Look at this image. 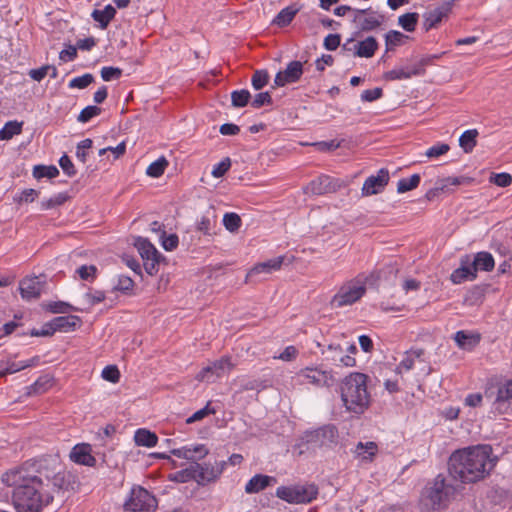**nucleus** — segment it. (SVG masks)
<instances>
[{"mask_svg": "<svg viewBox=\"0 0 512 512\" xmlns=\"http://www.w3.org/2000/svg\"><path fill=\"white\" fill-rule=\"evenodd\" d=\"M3 481L13 487L11 498L16 512H40L53 500V495L47 489L48 483L26 469L7 472Z\"/></svg>", "mask_w": 512, "mask_h": 512, "instance_id": "1", "label": "nucleus"}, {"mask_svg": "<svg viewBox=\"0 0 512 512\" xmlns=\"http://www.w3.org/2000/svg\"><path fill=\"white\" fill-rule=\"evenodd\" d=\"M495 466L492 449L489 445H477L453 452L448 461L452 478L463 483H473L483 479Z\"/></svg>", "mask_w": 512, "mask_h": 512, "instance_id": "2", "label": "nucleus"}, {"mask_svg": "<svg viewBox=\"0 0 512 512\" xmlns=\"http://www.w3.org/2000/svg\"><path fill=\"white\" fill-rule=\"evenodd\" d=\"M368 376L354 372L349 374L341 383V399L345 408L355 414H362L370 404V394L367 388Z\"/></svg>", "mask_w": 512, "mask_h": 512, "instance_id": "3", "label": "nucleus"}, {"mask_svg": "<svg viewBox=\"0 0 512 512\" xmlns=\"http://www.w3.org/2000/svg\"><path fill=\"white\" fill-rule=\"evenodd\" d=\"M455 493L456 487L448 482L442 474H439L431 485L426 487L422 502L429 510L442 509Z\"/></svg>", "mask_w": 512, "mask_h": 512, "instance_id": "4", "label": "nucleus"}, {"mask_svg": "<svg viewBox=\"0 0 512 512\" xmlns=\"http://www.w3.org/2000/svg\"><path fill=\"white\" fill-rule=\"evenodd\" d=\"M366 293V283L360 278H354L344 282L331 300V305L336 308L349 306L359 301Z\"/></svg>", "mask_w": 512, "mask_h": 512, "instance_id": "5", "label": "nucleus"}, {"mask_svg": "<svg viewBox=\"0 0 512 512\" xmlns=\"http://www.w3.org/2000/svg\"><path fill=\"white\" fill-rule=\"evenodd\" d=\"M278 498L292 504H306L316 499L318 487L315 484H297L277 488Z\"/></svg>", "mask_w": 512, "mask_h": 512, "instance_id": "6", "label": "nucleus"}, {"mask_svg": "<svg viewBox=\"0 0 512 512\" xmlns=\"http://www.w3.org/2000/svg\"><path fill=\"white\" fill-rule=\"evenodd\" d=\"M124 508L131 512H154L157 500L148 490L141 486H134L124 503Z\"/></svg>", "mask_w": 512, "mask_h": 512, "instance_id": "7", "label": "nucleus"}, {"mask_svg": "<svg viewBox=\"0 0 512 512\" xmlns=\"http://www.w3.org/2000/svg\"><path fill=\"white\" fill-rule=\"evenodd\" d=\"M234 367L235 364L232 362L231 357L224 356L203 367L196 375V380L208 383L215 382L218 378L228 374Z\"/></svg>", "mask_w": 512, "mask_h": 512, "instance_id": "8", "label": "nucleus"}, {"mask_svg": "<svg viewBox=\"0 0 512 512\" xmlns=\"http://www.w3.org/2000/svg\"><path fill=\"white\" fill-rule=\"evenodd\" d=\"M139 254L144 261V269L149 275H154L158 272V266L161 255L146 238L137 237L134 242Z\"/></svg>", "mask_w": 512, "mask_h": 512, "instance_id": "9", "label": "nucleus"}, {"mask_svg": "<svg viewBox=\"0 0 512 512\" xmlns=\"http://www.w3.org/2000/svg\"><path fill=\"white\" fill-rule=\"evenodd\" d=\"M297 376L317 388L331 387L335 383V377L331 370L315 366L302 368L297 372Z\"/></svg>", "mask_w": 512, "mask_h": 512, "instance_id": "10", "label": "nucleus"}, {"mask_svg": "<svg viewBox=\"0 0 512 512\" xmlns=\"http://www.w3.org/2000/svg\"><path fill=\"white\" fill-rule=\"evenodd\" d=\"M225 466V461H215L214 463L203 464L194 462L197 483L199 485H206L208 483L215 482L223 473Z\"/></svg>", "mask_w": 512, "mask_h": 512, "instance_id": "11", "label": "nucleus"}, {"mask_svg": "<svg viewBox=\"0 0 512 512\" xmlns=\"http://www.w3.org/2000/svg\"><path fill=\"white\" fill-rule=\"evenodd\" d=\"M306 443L317 447L329 446L337 439V429L332 425H325L305 434Z\"/></svg>", "mask_w": 512, "mask_h": 512, "instance_id": "12", "label": "nucleus"}, {"mask_svg": "<svg viewBox=\"0 0 512 512\" xmlns=\"http://www.w3.org/2000/svg\"><path fill=\"white\" fill-rule=\"evenodd\" d=\"M352 21L361 31H371L379 27L383 16L371 11V9L354 10Z\"/></svg>", "mask_w": 512, "mask_h": 512, "instance_id": "13", "label": "nucleus"}, {"mask_svg": "<svg viewBox=\"0 0 512 512\" xmlns=\"http://www.w3.org/2000/svg\"><path fill=\"white\" fill-rule=\"evenodd\" d=\"M303 75V63L300 61H291L286 68L279 71L274 79V85L284 87L288 84L295 83L300 80Z\"/></svg>", "mask_w": 512, "mask_h": 512, "instance_id": "14", "label": "nucleus"}, {"mask_svg": "<svg viewBox=\"0 0 512 512\" xmlns=\"http://www.w3.org/2000/svg\"><path fill=\"white\" fill-rule=\"evenodd\" d=\"M456 0H446L435 9L424 14L423 26L426 31L436 27L444 18L452 11V7Z\"/></svg>", "mask_w": 512, "mask_h": 512, "instance_id": "15", "label": "nucleus"}, {"mask_svg": "<svg viewBox=\"0 0 512 512\" xmlns=\"http://www.w3.org/2000/svg\"><path fill=\"white\" fill-rule=\"evenodd\" d=\"M389 182V172L386 169H380L376 175L368 177L362 187L364 196H371L383 191Z\"/></svg>", "mask_w": 512, "mask_h": 512, "instance_id": "16", "label": "nucleus"}, {"mask_svg": "<svg viewBox=\"0 0 512 512\" xmlns=\"http://www.w3.org/2000/svg\"><path fill=\"white\" fill-rule=\"evenodd\" d=\"M171 453L178 458H183L194 463L203 459L209 453V450L204 444H196L173 449Z\"/></svg>", "mask_w": 512, "mask_h": 512, "instance_id": "17", "label": "nucleus"}, {"mask_svg": "<svg viewBox=\"0 0 512 512\" xmlns=\"http://www.w3.org/2000/svg\"><path fill=\"white\" fill-rule=\"evenodd\" d=\"M424 63L420 62L414 65L396 67L384 74L386 80H403L409 79L412 76L421 75L424 73Z\"/></svg>", "mask_w": 512, "mask_h": 512, "instance_id": "18", "label": "nucleus"}, {"mask_svg": "<svg viewBox=\"0 0 512 512\" xmlns=\"http://www.w3.org/2000/svg\"><path fill=\"white\" fill-rule=\"evenodd\" d=\"M285 257L279 256L254 265L246 275V282L260 274H271L281 269Z\"/></svg>", "mask_w": 512, "mask_h": 512, "instance_id": "19", "label": "nucleus"}, {"mask_svg": "<svg viewBox=\"0 0 512 512\" xmlns=\"http://www.w3.org/2000/svg\"><path fill=\"white\" fill-rule=\"evenodd\" d=\"M512 400V380L505 381L498 386L496 397L493 401L495 411L504 413Z\"/></svg>", "mask_w": 512, "mask_h": 512, "instance_id": "20", "label": "nucleus"}, {"mask_svg": "<svg viewBox=\"0 0 512 512\" xmlns=\"http://www.w3.org/2000/svg\"><path fill=\"white\" fill-rule=\"evenodd\" d=\"M19 289L22 298L37 299L41 295L43 284L38 277L25 278L20 282Z\"/></svg>", "mask_w": 512, "mask_h": 512, "instance_id": "21", "label": "nucleus"}, {"mask_svg": "<svg viewBox=\"0 0 512 512\" xmlns=\"http://www.w3.org/2000/svg\"><path fill=\"white\" fill-rule=\"evenodd\" d=\"M70 458L73 462L81 465L94 466L96 464V459L91 454V446L88 444L76 445L70 453Z\"/></svg>", "mask_w": 512, "mask_h": 512, "instance_id": "22", "label": "nucleus"}, {"mask_svg": "<svg viewBox=\"0 0 512 512\" xmlns=\"http://www.w3.org/2000/svg\"><path fill=\"white\" fill-rule=\"evenodd\" d=\"M307 189L315 195H322L325 193L334 192L337 189L336 182L329 176L323 175L311 181Z\"/></svg>", "mask_w": 512, "mask_h": 512, "instance_id": "23", "label": "nucleus"}, {"mask_svg": "<svg viewBox=\"0 0 512 512\" xmlns=\"http://www.w3.org/2000/svg\"><path fill=\"white\" fill-rule=\"evenodd\" d=\"M327 359L332 361L336 366L353 367L356 363L355 358L350 355H343V349L340 345L330 344L328 346Z\"/></svg>", "mask_w": 512, "mask_h": 512, "instance_id": "24", "label": "nucleus"}, {"mask_svg": "<svg viewBox=\"0 0 512 512\" xmlns=\"http://www.w3.org/2000/svg\"><path fill=\"white\" fill-rule=\"evenodd\" d=\"M39 362V357H33L26 361H0V376H4L7 374H13L18 371H21L27 367L35 366Z\"/></svg>", "mask_w": 512, "mask_h": 512, "instance_id": "25", "label": "nucleus"}, {"mask_svg": "<svg viewBox=\"0 0 512 512\" xmlns=\"http://www.w3.org/2000/svg\"><path fill=\"white\" fill-rule=\"evenodd\" d=\"M378 46L376 38L369 36L362 41L354 43V55L357 57L371 58L374 56Z\"/></svg>", "mask_w": 512, "mask_h": 512, "instance_id": "26", "label": "nucleus"}, {"mask_svg": "<svg viewBox=\"0 0 512 512\" xmlns=\"http://www.w3.org/2000/svg\"><path fill=\"white\" fill-rule=\"evenodd\" d=\"M377 453L378 445L373 441L359 442L354 449L356 458L365 462L372 461Z\"/></svg>", "mask_w": 512, "mask_h": 512, "instance_id": "27", "label": "nucleus"}, {"mask_svg": "<svg viewBox=\"0 0 512 512\" xmlns=\"http://www.w3.org/2000/svg\"><path fill=\"white\" fill-rule=\"evenodd\" d=\"M274 482L276 480L271 476L257 474L247 482L245 492L248 494L258 493Z\"/></svg>", "mask_w": 512, "mask_h": 512, "instance_id": "28", "label": "nucleus"}, {"mask_svg": "<svg viewBox=\"0 0 512 512\" xmlns=\"http://www.w3.org/2000/svg\"><path fill=\"white\" fill-rule=\"evenodd\" d=\"M476 277L475 266L469 264L468 261H462L461 266L454 270L451 274V281L460 284L466 280H473Z\"/></svg>", "mask_w": 512, "mask_h": 512, "instance_id": "29", "label": "nucleus"}, {"mask_svg": "<svg viewBox=\"0 0 512 512\" xmlns=\"http://www.w3.org/2000/svg\"><path fill=\"white\" fill-rule=\"evenodd\" d=\"M79 321H80L79 317L74 316V315L59 316V317L54 318L50 322L49 325L53 332L54 331L67 332L70 330H74Z\"/></svg>", "mask_w": 512, "mask_h": 512, "instance_id": "30", "label": "nucleus"}, {"mask_svg": "<svg viewBox=\"0 0 512 512\" xmlns=\"http://www.w3.org/2000/svg\"><path fill=\"white\" fill-rule=\"evenodd\" d=\"M454 340L460 348L465 350H472L479 344L480 335L475 333H468L465 331H458L454 336Z\"/></svg>", "mask_w": 512, "mask_h": 512, "instance_id": "31", "label": "nucleus"}, {"mask_svg": "<svg viewBox=\"0 0 512 512\" xmlns=\"http://www.w3.org/2000/svg\"><path fill=\"white\" fill-rule=\"evenodd\" d=\"M136 445L143 447H154L157 444L158 437L155 433L147 429H138L134 435Z\"/></svg>", "mask_w": 512, "mask_h": 512, "instance_id": "32", "label": "nucleus"}, {"mask_svg": "<svg viewBox=\"0 0 512 512\" xmlns=\"http://www.w3.org/2000/svg\"><path fill=\"white\" fill-rule=\"evenodd\" d=\"M116 14V9L112 5H107L104 9L94 10L92 12V17L96 22L100 23V27L105 29L110 21L114 18Z\"/></svg>", "mask_w": 512, "mask_h": 512, "instance_id": "33", "label": "nucleus"}, {"mask_svg": "<svg viewBox=\"0 0 512 512\" xmlns=\"http://www.w3.org/2000/svg\"><path fill=\"white\" fill-rule=\"evenodd\" d=\"M479 133L476 129L466 130L459 138V145L465 153H470L477 144Z\"/></svg>", "mask_w": 512, "mask_h": 512, "instance_id": "34", "label": "nucleus"}, {"mask_svg": "<svg viewBox=\"0 0 512 512\" xmlns=\"http://www.w3.org/2000/svg\"><path fill=\"white\" fill-rule=\"evenodd\" d=\"M298 11L299 9L295 5L288 6L277 14L273 23L280 27H284L293 20Z\"/></svg>", "mask_w": 512, "mask_h": 512, "instance_id": "35", "label": "nucleus"}, {"mask_svg": "<svg viewBox=\"0 0 512 512\" xmlns=\"http://www.w3.org/2000/svg\"><path fill=\"white\" fill-rule=\"evenodd\" d=\"M472 264L476 272L477 270L490 271L494 267V259L490 253L480 252L475 256Z\"/></svg>", "mask_w": 512, "mask_h": 512, "instance_id": "36", "label": "nucleus"}, {"mask_svg": "<svg viewBox=\"0 0 512 512\" xmlns=\"http://www.w3.org/2000/svg\"><path fill=\"white\" fill-rule=\"evenodd\" d=\"M171 480L179 482V483H186L191 480H194L197 482V476H196V470L194 468V463H191L187 468L182 469L180 471H176L171 475Z\"/></svg>", "mask_w": 512, "mask_h": 512, "instance_id": "37", "label": "nucleus"}, {"mask_svg": "<svg viewBox=\"0 0 512 512\" xmlns=\"http://www.w3.org/2000/svg\"><path fill=\"white\" fill-rule=\"evenodd\" d=\"M168 165V160L162 156L147 167L146 174L152 178H158L164 174Z\"/></svg>", "mask_w": 512, "mask_h": 512, "instance_id": "38", "label": "nucleus"}, {"mask_svg": "<svg viewBox=\"0 0 512 512\" xmlns=\"http://www.w3.org/2000/svg\"><path fill=\"white\" fill-rule=\"evenodd\" d=\"M22 122L9 121L0 130V140H10L15 135H19L22 132Z\"/></svg>", "mask_w": 512, "mask_h": 512, "instance_id": "39", "label": "nucleus"}, {"mask_svg": "<svg viewBox=\"0 0 512 512\" xmlns=\"http://www.w3.org/2000/svg\"><path fill=\"white\" fill-rule=\"evenodd\" d=\"M423 355L422 350L411 351L406 353V356L402 359L396 368V373L401 374L403 371H409L413 368L416 358H420Z\"/></svg>", "mask_w": 512, "mask_h": 512, "instance_id": "40", "label": "nucleus"}, {"mask_svg": "<svg viewBox=\"0 0 512 512\" xmlns=\"http://www.w3.org/2000/svg\"><path fill=\"white\" fill-rule=\"evenodd\" d=\"M420 175L413 174L410 178L400 179L397 183V192L405 193L418 187L420 183Z\"/></svg>", "mask_w": 512, "mask_h": 512, "instance_id": "41", "label": "nucleus"}, {"mask_svg": "<svg viewBox=\"0 0 512 512\" xmlns=\"http://www.w3.org/2000/svg\"><path fill=\"white\" fill-rule=\"evenodd\" d=\"M419 15L418 13H406L398 18L399 25L407 32H412L415 30V27L418 22Z\"/></svg>", "mask_w": 512, "mask_h": 512, "instance_id": "42", "label": "nucleus"}, {"mask_svg": "<svg viewBox=\"0 0 512 512\" xmlns=\"http://www.w3.org/2000/svg\"><path fill=\"white\" fill-rule=\"evenodd\" d=\"M59 174L56 166L37 165L33 169V176L37 179L40 178H54Z\"/></svg>", "mask_w": 512, "mask_h": 512, "instance_id": "43", "label": "nucleus"}, {"mask_svg": "<svg viewBox=\"0 0 512 512\" xmlns=\"http://www.w3.org/2000/svg\"><path fill=\"white\" fill-rule=\"evenodd\" d=\"M251 95L246 89L236 90L231 93V101L234 107H244L248 104Z\"/></svg>", "mask_w": 512, "mask_h": 512, "instance_id": "44", "label": "nucleus"}, {"mask_svg": "<svg viewBox=\"0 0 512 512\" xmlns=\"http://www.w3.org/2000/svg\"><path fill=\"white\" fill-rule=\"evenodd\" d=\"M223 224L228 231L235 232L241 226V218L236 213H226L223 217Z\"/></svg>", "mask_w": 512, "mask_h": 512, "instance_id": "45", "label": "nucleus"}, {"mask_svg": "<svg viewBox=\"0 0 512 512\" xmlns=\"http://www.w3.org/2000/svg\"><path fill=\"white\" fill-rule=\"evenodd\" d=\"M269 74L266 70H257L254 72L251 82L255 90H260L268 84Z\"/></svg>", "mask_w": 512, "mask_h": 512, "instance_id": "46", "label": "nucleus"}, {"mask_svg": "<svg viewBox=\"0 0 512 512\" xmlns=\"http://www.w3.org/2000/svg\"><path fill=\"white\" fill-rule=\"evenodd\" d=\"M405 38V35L399 31L391 30L385 36L386 48L390 50L400 45Z\"/></svg>", "mask_w": 512, "mask_h": 512, "instance_id": "47", "label": "nucleus"}, {"mask_svg": "<svg viewBox=\"0 0 512 512\" xmlns=\"http://www.w3.org/2000/svg\"><path fill=\"white\" fill-rule=\"evenodd\" d=\"M489 182L499 187H507L512 183V176L509 173H492Z\"/></svg>", "mask_w": 512, "mask_h": 512, "instance_id": "48", "label": "nucleus"}, {"mask_svg": "<svg viewBox=\"0 0 512 512\" xmlns=\"http://www.w3.org/2000/svg\"><path fill=\"white\" fill-rule=\"evenodd\" d=\"M93 81H94L93 75L87 73V74H84L82 76L73 78L69 82V87L70 88L84 89L87 86H89Z\"/></svg>", "mask_w": 512, "mask_h": 512, "instance_id": "49", "label": "nucleus"}, {"mask_svg": "<svg viewBox=\"0 0 512 512\" xmlns=\"http://www.w3.org/2000/svg\"><path fill=\"white\" fill-rule=\"evenodd\" d=\"M102 378L111 383H117L120 379V372L117 366L109 365L102 370Z\"/></svg>", "mask_w": 512, "mask_h": 512, "instance_id": "50", "label": "nucleus"}, {"mask_svg": "<svg viewBox=\"0 0 512 512\" xmlns=\"http://www.w3.org/2000/svg\"><path fill=\"white\" fill-rule=\"evenodd\" d=\"M91 139H84L77 145L76 156L82 163L86 162L88 150L92 147Z\"/></svg>", "mask_w": 512, "mask_h": 512, "instance_id": "51", "label": "nucleus"}, {"mask_svg": "<svg viewBox=\"0 0 512 512\" xmlns=\"http://www.w3.org/2000/svg\"><path fill=\"white\" fill-rule=\"evenodd\" d=\"M101 109L97 106H87L79 114L77 120L81 123H86L93 117L99 115Z\"/></svg>", "mask_w": 512, "mask_h": 512, "instance_id": "52", "label": "nucleus"}, {"mask_svg": "<svg viewBox=\"0 0 512 512\" xmlns=\"http://www.w3.org/2000/svg\"><path fill=\"white\" fill-rule=\"evenodd\" d=\"M298 354H299L298 349L295 346L290 345V346H287L283 350V352H281L278 356H274V359H279L284 362H291L297 358Z\"/></svg>", "mask_w": 512, "mask_h": 512, "instance_id": "53", "label": "nucleus"}, {"mask_svg": "<svg viewBox=\"0 0 512 512\" xmlns=\"http://www.w3.org/2000/svg\"><path fill=\"white\" fill-rule=\"evenodd\" d=\"M67 195L65 193H59L50 199L43 201L41 203V206L43 209H51L56 206L62 205L67 200Z\"/></svg>", "mask_w": 512, "mask_h": 512, "instance_id": "54", "label": "nucleus"}, {"mask_svg": "<svg viewBox=\"0 0 512 512\" xmlns=\"http://www.w3.org/2000/svg\"><path fill=\"white\" fill-rule=\"evenodd\" d=\"M231 167V160L229 158L223 159L221 162L216 164L211 172L215 178L224 176Z\"/></svg>", "mask_w": 512, "mask_h": 512, "instance_id": "55", "label": "nucleus"}, {"mask_svg": "<svg viewBox=\"0 0 512 512\" xmlns=\"http://www.w3.org/2000/svg\"><path fill=\"white\" fill-rule=\"evenodd\" d=\"M450 147L448 144H445V143H440V144H437V145H434L432 147H430L425 155L428 157V158H437L441 155H444L446 154L448 151H449Z\"/></svg>", "mask_w": 512, "mask_h": 512, "instance_id": "56", "label": "nucleus"}, {"mask_svg": "<svg viewBox=\"0 0 512 512\" xmlns=\"http://www.w3.org/2000/svg\"><path fill=\"white\" fill-rule=\"evenodd\" d=\"M215 413L214 409L210 408V404L208 403L204 408L196 411L194 414H192L187 420L186 422L188 424L190 423H194V422H197V421H200L202 420L203 418H205L206 416L210 415V414H213Z\"/></svg>", "mask_w": 512, "mask_h": 512, "instance_id": "57", "label": "nucleus"}, {"mask_svg": "<svg viewBox=\"0 0 512 512\" xmlns=\"http://www.w3.org/2000/svg\"><path fill=\"white\" fill-rule=\"evenodd\" d=\"M122 75V70L115 67H103L101 69V77L104 81L118 79Z\"/></svg>", "mask_w": 512, "mask_h": 512, "instance_id": "58", "label": "nucleus"}, {"mask_svg": "<svg viewBox=\"0 0 512 512\" xmlns=\"http://www.w3.org/2000/svg\"><path fill=\"white\" fill-rule=\"evenodd\" d=\"M271 103H272V98H271L270 93L269 92H261V93H258L254 97L251 105L254 108H260L264 105H270Z\"/></svg>", "mask_w": 512, "mask_h": 512, "instance_id": "59", "label": "nucleus"}, {"mask_svg": "<svg viewBox=\"0 0 512 512\" xmlns=\"http://www.w3.org/2000/svg\"><path fill=\"white\" fill-rule=\"evenodd\" d=\"M49 309L53 313H67L71 310L77 311L78 309L74 308L72 305H70L67 302L63 301H56L49 304Z\"/></svg>", "mask_w": 512, "mask_h": 512, "instance_id": "60", "label": "nucleus"}, {"mask_svg": "<svg viewBox=\"0 0 512 512\" xmlns=\"http://www.w3.org/2000/svg\"><path fill=\"white\" fill-rule=\"evenodd\" d=\"M59 165L69 177H72L76 174V170L70 158L67 155H63L59 160Z\"/></svg>", "mask_w": 512, "mask_h": 512, "instance_id": "61", "label": "nucleus"}, {"mask_svg": "<svg viewBox=\"0 0 512 512\" xmlns=\"http://www.w3.org/2000/svg\"><path fill=\"white\" fill-rule=\"evenodd\" d=\"M97 272V268L94 265H83L77 269V273L83 280L94 278Z\"/></svg>", "mask_w": 512, "mask_h": 512, "instance_id": "62", "label": "nucleus"}, {"mask_svg": "<svg viewBox=\"0 0 512 512\" xmlns=\"http://www.w3.org/2000/svg\"><path fill=\"white\" fill-rule=\"evenodd\" d=\"M340 40L339 34H329L324 39V47L329 51L336 50L340 45Z\"/></svg>", "mask_w": 512, "mask_h": 512, "instance_id": "63", "label": "nucleus"}, {"mask_svg": "<svg viewBox=\"0 0 512 512\" xmlns=\"http://www.w3.org/2000/svg\"><path fill=\"white\" fill-rule=\"evenodd\" d=\"M215 224V221H212L209 217L203 216L198 222H197V229L206 234H211L212 226Z\"/></svg>", "mask_w": 512, "mask_h": 512, "instance_id": "64", "label": "nucleus"}]
</instances>
